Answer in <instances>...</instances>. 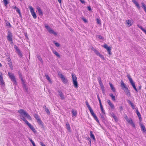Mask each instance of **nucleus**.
Wrapping results in <instances>:
<instances>
[{
	"instance_id": "nucleus-56",
	"label": "nucleus",
	"mask_w": 146,
	"mask_h": 146,
	"mask_svg": "<svg viewBox=\"0 0 146 146\" xmlns=\"http://www.w3.org/2000/svg\"><path fill=\"white\" fill-rule=\"evenodd\" d=\"M87 8L89 11H90L91 10V7L90 6H88L87 7Z\"/></svg>"
},
{
	"instance_id": "nucleus-45",
	"label": "nucleus",
	"mask_w": 146,
	"mask_h": 146,
	"mask_svg": "<svg viewBox=\"0 0 146 146\" xmlns=\"http://www.w3.org/2000/svg\"><path fill=\"white\" fill-rule=\"evenodd\" d=\"M54 43L55 45L57 47H59L60 45L58 43L56 42L55 41L54 42Z\"/></svg>"
},
{
	"instance_id": "nucleus-49",
	"label": "nucleus",
	"mask_w": 146,
	"mask_h": 146,
	"mask_svg": "<svg viewBox=\"0 0 146 146\" xmlns=\"http://www.w3.org/2000/svg\"><path fill=\"white\" fill-rule=\"evenodd\" d=\"M7 60L8 61V63H12V62L11 60V59H10V58L9 57L8 58H7Z\"/></svg>"
},
{
	"instance_id": "nucleus-61",
	"label": "nucleus",
	"mask_w": 146,
	"mask_h": 146,
	"mask_svg": "<svg viewBox=\"0 0 146 146\" xmlns=\"http://www.w3.org/2000/svg\"><path fill=\"white\" fill-rule=\"evenodd\" d=\"M132 1L135 4L137 2L135 0H132Z\"/></svg>"
},
{
	"instance_id": "nucleus-48",
	"label": "nucleus",
	"mask_w": 146,
	"mask_h": 146,
	"mask_svg": "<svg viewBox=\"0 0 146 146\" xmlns=\"http://www.w3.org/2000/svg\"><path fill=\"white\" fill-rule=\"evenodd\" d=\"M23 87L25 89H26L27 90H28V89H27V87H26V84H25V83H24V84H23Z\"/></svg>"
},
{
	"instance_id": "nucleus-62",
	"label": "nucleus",
	"mask_w": 146,
	"mask_h": 146,
	"mask_svg": "<svg viewBox=\"0 0 146 146\" xmlns=\"http://www.w3.org/2000/svg\"><path fill=\"white\" fill-rule=\"evenodd\" d=\"M111 115L113 117H114V116H115V115L113 113H111Z\"/></svg>"
},
{
	"instance_id": "nucleus-17",
	"label": "nucleus",
	"mask_w": 146,
	"mask_h": 146,
	"mask_svg": "<svg viewBox=\"0 0 146 146\" xmlns=\"http://www.w3.org/2000/svg\"><path fill=\"white\" fill-rule=\"evenodd\" d=\"M140 125L141 128V130L143 132H146V129L144 125L142 124H141Z\"/></svg>"
},
{
	"instance_id": "nucleus-50",
	"label": "nucleus",
	"mask_w": 146,
	"mask_h": 146,
	"mask_svg": "<svg viewBox=\"0 0 146 146\" xmlns=\"http://www.w3.org/2000/svg\"><path fill=\"white\" fill-rule=\"evenodd\" d=\"M113 118L115 121L117 122V121L118 119L117 117L116 116H114Z\"/></svg>"
},
{
	"instance_id": "nucleus-31",
	"label": "nucleus",
	"mask_w": 146,
	"mask_h": 146,
	"mask_svg": "<svg viewBox=\"0 0 146 146\" xmlns=\"http://www.w3.org/2000/svg\"><path fill=\"white\" fill-rule=\"evenodd\" d=\"M34 116L36 120H37L40 119V117L37 114H35L34 115Z\"/></svg>"
},
{
	"instance_id": "nucleus-40",
	"label": "nucleus",
	"mask_w": 146,
	"mask_h": 146,
	"mask_svg": "<svg viewBox=\"0 0 146 146\" xmlns=\"http://www.w3.org/2000/svg\"><path fill=\"white\" fill-rule=\"evenodd\" d=\"M3 1L5 5L6 6L8 3L7 0H3Z\"/></svg>"
},
{
	"instance_id": "nucleus-58",
	"label": "nucleus",
	"mask_w": 146,
	"mask_h": 146,
	"mask_svg": "<svg viewBox=\"0 0 146 146\" xmlns=\"http://www.w3.org/2000/svg\"><path fill=\"white\" fill-rule=\"evenodd\" d=\"M40 144L41 146H46V145L42 142L40 143Z\"/></svg>"
},
{
	"instance_id": "nucleus-23",
	"label": "nucleus",
	"mask_w": 146,
	"mask_h": 146,
	"mask_svg": "<svg viewBox=\"0 0 146 146\" xmlns=\"http://www.w3.org/2000/svg\"><path fill=\"white\" fill-rule=\"evenodd\" d=\"M66 126L67 129L69 131H71L70 127L69 124L68 123H66Z\"/></svg>"
},
{
	"instance_id": "nucleus-28",
	"label": "nucleus",
	"mask_w": 146,
	"mask_h": 146,
	"mask_svg": "<svg viewBox=\"0 0 146 146\" xmlns=\"http://www.w3.org/2000/svg\"><path fill=\"white\" fill-rule=\"evenodd\" d=\"M61 78L62 79V80L63 83H67L68 82L67 80V79H66L64 76Z\"/></svg>"
},
{
	"instance_id": "nucleus-29",
	"label": "nucleus",
	"mask_w": 146,
	"mask_h": 146,
	"mask_svg": "<svg viewBox=\"0 0 146 146\" xmlns=\"http://www.w3.org/2000/svg\"><path fill=\"white\" fill-rule=\"evenodd\" d=\"M45 76L46 79L50 83L52 82L49 76H48L47 74L45 75Z\"/></svg>"
},
{
	"instance_id": "nucleus-26",
	"label": "nucleus",
	"mask_w": 146,
	"mask_h": 146,
	"mask_svg": "<svg viewBox=\"0 0 146 146\" xmlns=\"http://www.w3.org/2000/svg\"><path fill=\"white\" fill-rule=\"evenodd\" d=\"M100 108L101 109V111L102 112V113L103 114H105V112L103 109V107L102 105H100Z\"/></svg>"
},
{
	"instance_id": "nucleus-14",
	"label": "nucleus",
	"mask_w": 146,
	"mask_h": 146,
	"mask_svg": "<svg viewBox=\"0 0 146 146\" xmlns=\"http://www.w3.org/2000/svg\"><path fill=\"white\" fill-rule=\"evenodd\" d=\"M36 9L38 11L39 15L40 16H42L43 14V12L41 10L39 6H37L36 7Z\"/></svg>"
},
{
	"instance_id": "nucleus-43",
	"label": "nucleus",
	"mask_w": 146,
	"mask_h": 146,
	"mask_svg": "<svg viewBox=\"0 0 146 146\" xmlns=\"http://www.w3.org/2000/svg\"><path fill=\"white\" fill-rule=\"evenodd\" d=\"M29 140L32 143L33 146H36L35 143H34V141H33L31 139H29Z\"/></svg>"
},
{
	"instance_id": "nucleus-30",
	"label": "nucleus",
	"mask_w": 146,
	"mask_h": 146,
	"mask_svg": "<svg viewBox=\"0 0 146 146\" xmlns=\"http://www.w3.org/2000/svg\"><path fill=\"white\" fill-rule=\"evenodd\" d=\"M53 52L54 54L55 55H56L57 57L59 58L60 57V55L59 54L56 52V50H53Z\"/></svg>"
},
{
	"instance_id": "nucleus-25",
	"label": "nucleus",
	"mask_w": 146,
	"mask_h": 146,
	"mask_svg": "<svg viewBox=\"0 0 146 146\" xmlns=\"http://www.w3.org/2000/svg\"><path fill=\"white\" fill-rule=\"evenodd\" d=\"M109 95L110 96L112 100L113 101H115V96H113L112 93L110 94Z\"/></svg>"
},
{
	"instance_id": "nucleus-12",
	"label": "nucleus",
	"mask_w": 146,
	"mask_h": 146,
	"mask_svg": "<svg viewBox=\"0 0 146 146\" xmlns=\"http://www.w3.org/2000/svg\"><path fill=\"white\" fill-rule=\"evenodd\" d=\"M107 102L108 105L110 106L112 109H114V105L112 103L110 100H107Z\"/></svg>"
},
{
	"instance_id": "nucleus-59",
	"label": "nucleus",
	"mask_w": 146,
	"mask_h": 146,
	"mask_svg": "<svg viewBox=\"0 0 146 146\" xmlns=\"http://www.w3.org/2000/svg\"><path fill=\"white\" fill-rule=\"evenodd\" d=\"M119 108L120 109V111H121L123 110V108L122 106H121L119 107Z\"/></svg>"
},
{
	"instance_id": "nucleus-7",
	"label": "nucleus",
	"mask_w": 146,
	"mask_h": 146,
	"mask_svg": "<svg viewBox=\"0 0 146 146\" xmlns=\"http://www.w3.org/2000/svg\"><path fill=\"white\" fill-rule=\"evenodd\" d=\"M12 33L10 31H8V35L7 36V40L11 42V43L12 44L13 43L12 38Z\"/></svg>"
},
{
	"instance_id": "nucleus-22",
	"label": "nucleus",
	"mask_w": 146,
	"mask_h": 146,
	"mask_svg": "<svg viewBox=\"0 0 146 146\" xmlns=\"http://www.w3.org/2000/svg\"><path fill=\"white\" fill-rule=\"evenodd\" d=\"M37 122L38 123V124L39 125L42 126V127L44 126V123H43L42 122L41 120L40 119L37 120Z\"/></svg>"
},
{
	"instance_id": "nucleus-19",
	"label": "nucleus",
	"mask_w": 146,
	"mask_h": 146,
	"mask_svg": "<svg viewBox=\"0 0 146 146\" xmlns=\"http://www.w3.org/2000/svg\"><path fill=\"white\" fill-rule=\"evenodd\" d=\"M58 92L59 93V96L61 97V99L62 100L64 99V97L62 92L60 90L58 91Z\"/></svg>"
},
{
	"instance_id": "nucleus-34",
	"label": "nucleus",
	"mask_w": 146,
	"mask_h": 146,
	"mask_svg": "<svg viewBox=\"0 0 146 146\" xmlns=\"http://www.w3.org/2000/svg\"><path fill=\"white\" fill-rule=\"evenodd\" d=\"M99 84H103L100 77H98V78Z\"/></svg>"
},
{
	"instance_id": "nucleus-9",
	"label": "nucleus",
	"mask_w": 146,
	"mask_h": 146,
	"mask_svg": "<svg viewBox=\"0 0 146 146\" xmlns=\"http://www.w3.org/2000/svg\"><path fill=\"white\" fill-rule=\"evenodd\" d=\"M13 9L16 10L17 12L19 14V17L21 18H22V15L21 14V13L20 9L19 8L15 6H13Z\"/></svg>"
},
{
	"instance_id": "nucleus-42",
	"label": "nucleus",
	"mask_w": 146,
	"mask_h": 146,
	"mask_svg": "<svg viewBox=\"0 0 146 146\" xmlns=\"http://www.w3.org/2000/svg\"><path fill=\"white\" fill-rule=\"evenodd\" d=\"M37 57L38 58V60L41 62H43L42 60V58H41L40 56H39L38 55L37 56Z\"/></svg>"
},
{
	"instance_id": "nucleus-37",
	"label": "nucleus",
	"mask_w": 146,
	"mask_h": 146,
	"mask_svg": "<svg viewBox=\"0 0 146 146\" xmlns=\"http://www.w3.org/2000/svg\"><path fill=\"white\" fill-rule=\"evenodd\" d=\"M0 82L1 83V84H4L5 83L3 80V78L1 79H0Z\"/></svg>"
},
{
	"instance_id": "nucleus-36",
	"label": "nucleus",
	"mask_w": 146,
	"mask_h": 146,
	"mask_svg": "<svg viewBox=\"0 0 146 146\" xmlns=\"http://www.w3.org/2000/svg\"><path fill=\"white\" fill-rule=\"evenodd\" d=\"M137 114L138 116L139 117V118L140 119L141 118V115L140 113L138 110L137 111Z\"/></svg>"
},
{
	"instance_id": "nucleus-51",
	"label": "nucleus",
	"mask_w": 146,
	"mask_h": 146,
	"mask_svg": "<svg viewBox=\"0 0 146 146\" xmlns=\"http://www.w3.org/2000/svg\"><path fill=\"white\" fill-rule=\"evenodd\" d=\"M82 20H83L85 23H87L88 22L87 20L85 18L83 17L82 19Z\"/></svg>"
},
{
	"instance_id": "nucleus-8",
	"label": "nucleus",
	"mask_w": 146,
	"mask_h": 146,
	"mask_svg": "<svg viewBox=\"0 0 146 146\" xmlns=\"http://www.w3.org/2000/svg\"><path fill=\"white\" fill-rule=\"evenodd\" d=\"M104 48L106 49L108 52L109 54H111V48L110 47L108 46L107 44H104L103 46Z\"/></svg>"
},
{
	"instance_id": "nucleus-54",
	"label": "nucleus",
	"mask_w": 146,
	"mask_h": 146,
	"mask_svg": "<svg viewBox=\"0 0 146 146\" xmlns=\"http://www.w3.org/2000/svg\"><path fill=\"white\" fill-rule=\"evenodd\" d=\"M21 80L22 82V84H23L24 83H25V82H24V80H23V77H22V76H21Z\"/></svg>"
},
{
	"instance_id": "nucleus-32",
	"label": "nucleus",
	"mask_w": 146,
	"mask_h": 146,
	"mask_svg": "<svg viewBox=\"0 0 146 146\" xmlns=\"http://www.w3.org/2000/svg\"><path fill=\"white\" fill-rule=\"evenodd\" d=\"M72 115L73 116H76V114H77L76 111H74L73 110H72Z\"/></svg>"
},
{
	"instance_id": "nucleus-39",
	"label": "nucleus",
	"mask_w": 146,
	"mask_h": 146,
	"mask_svg": "<svg viewBox=\"0 0 146 146\" xmlns=\"http://www.w3.org/2000/svg\"><path fill=\"white\" fill-rule=\"evenodd\" d=\"M45 27L48 31L50 29V27L46 24L45 25Z\"/></svg>"
},
{
	"instance_id": "nucleus-33",
	"label": "nucleus",
	"mask_w": 146,
	"mask_h": 146,
	"mask_svg": "<svg viewBox=\"0 0 146 146\" xmlns=\"http://www.w3.org/2000/svg\"><path fill=\"white\" fill-rule=\"evenodd\" d=\"M8 64L9 65L11 69V70H13V67L12 62L11 63H8Z\"/></svg>"
},
{
	"instance_id": "nucleus-53",
	"label": "nucleus",
	"mask_w": 146,
	"mask_h": 146,
	"mask_svg": "<svg viewBox=\"0 0 146 146\" xmlns=\"http://www.w3.org/2000/svg\"><path fill=\"white\" fill-rule=\"evenodd\" d=\"M3 78V74L1 72H0V79Z\"/></svg>"
},
{
	"instance_id": "nucleus-63",
	"label": "nucleus",
	"mask_w": 146,
	"mask_h": 146,
	"mask_svg": "<svg viewBox=\"0 0 146 146\" xmlns=\"http://www.w3.org/2000/svg\"><path fill=\"white\" fill-rule=\"evenodd\" d=\"M129 104H130L131 105L132 104H133V103H132V102H131V101H129Z\"/></svg>"
},
{
	"instance_id": "nucleus-18",
	"label": "nucleus",
	"mask_w": 146,
	"mask_h": 146,
	"mask_svg": "<svg viewBox=\"0 0 146 146\" xmlns=\"http://www.w3.org/2000/svg\"><path fill=\"white\" fill-rule=\"evenodd\" d=\"M124 91L126 93L127 95L128 96H131V93L128 90V88H127V89H125Z\"/></svg>"
},
{
	"instance_id": "nucleus-60",
	"label": "nucleus",
	"mask_w": 146,
	"mask_h": 146,
	"mask_svg": "<svg viewBox=\"0 0 146 146\" xmlns=\"http://www.w3.org/2000/svg\"><path fill=\"white\" fill-rule=\"evenodd\" d=\"M132 108L133 109H135V106H134V105L133 104H132L131 105Z\"/></svg>"
},
{
	"instance_id": "nucleus-35",
	"label": "nucleus",
	"mask_w": 146,
	"mask_h": 146,
	"mask_svg": "<svg viewBox=\"0 0 146 146\" xmlns=\"http://www.w3.org/2000/svg\"><path fill=\"white\" fill-rule=\"evenodd\" d=\"M96 21H97V23L98 24H100V25H101V21L100 19H99L98 18H97L96 19Z\"/></svg>"
},
{
	"instance_id": "nucleus-6",
	"label": "nucleus",
	"mask_w": 146,
	"mask_h": 146,
	"mask_svg": "<svg viewBox=\"0 0 146 146\" xmlns=\"http://www.w3.org/2000/svg\"><path fill=\"white\" fill-rule=\"evenodd\" d=\"M29 8L30 9L31 13L34 19H36L37 17L34 11V9L31 6L29 7Z\"/></svg>"
},
{
	"instance_id": "nucleus-44",
	"label": "nucleus",
	"mask_w": 146,
	"mask_h": 146,
	"mask_svg": "<svg viewBox=\"0 0 146 146\" xmlns=\"http://www.w3.org/2000/svg\"><path fill=\"white\" fill-rule=\"evenodd\" d=\"M58 75L61 78H62L64 76L60 72H59L58 73Z\"/></svg>"
},
{
	"instance_id": "nucleus-52",
	"label": "nucleus",
	"mask_w": 146,
	"mask_h": 146,
	"mask_svg": "<svg viewBox=\"0 0 146 146\" xmlns=\"http://www.w3.org/2000/svg\"><path fill=\"white\" fill-rule=\"evenodd\" d=\"M6 25L8 26H9V27L11 26L10 23L9 22H7L6 23Z\"/></svg>"
},
{
	"instance_id": "nucleus-1",
	"label": "nucleus",
	"mask_w": 146,
	"mask_h": 146,
	"mask_svg": "<svg viewBox=\"0 0 146 146\" xmlns=\"http://www.w3.org/2000/svg\"><path fill=\"white\" fill-rule=\"evenodd\" d=\"M20 114V118L24 121L25 123L27 124L30 128L35 133L36 132V130L34 128L33 125H32L28 121L25 119L24 117H27L30 120H31V117L23 109H20L18 111Z\"/></svg>"
},
{
	"instance_id": "nucleus-24",
	"label": "nucleus",
	"mask_w": 146,
	"mask_h": 146,
	"mask_svg": "<svg viewBox=\"0 0 146 146\" xmlns=\"http://www.w3.org/2000/svg\"><path fill=\"white\" fill-rule=\"evenodd\" d=\"M90 136L94 140H95V138L94 135L93 134V132L92 131H90Z\"/></svg>"
},
{
	"instance_id": "nucleus-20",
	"label": "nucleus",
	"mask_w": 146,
	"mask_h": 146,
	"mask_svg": "<svg viewBox=\"0 0 146 146\" xmlns=\"http://www.w3.org/2000/svg\"><path fill=\"white\" fill-rule=\"evenodd\" d=\"M109 84L110 86L111 90L113 92H115V89L112 84L110 82L109 83Z\"/></svg>"
},
{
	"instance_id": "nucleus-21",
	"label": "nucleus",
	"mask_w": 146,
	"mask_h": 146,
	"mask_svg": "<svg viewBox=\"0 0 146 146\" xmlns=\"http://www.w3.org/2000/svg\"><path fill=\"white\" fill-rule=\"evenodd\" d=\"M14 48L16 49V50L17 51V52H18L19 54V55H22V54L21 53L20 50L19 49L18 47L16 45H15V46Z\"/></svg>"
},
{
	"instance_id": "nucleus-2",
	"label": "nucleus",
	"mask_w": 146,
	"mask_h": 146,
	"mask_svg": "<svg viewBox=\"0 0 146 146\" xmlns=\"http://www.w3.org/2000/svg\"><path fill=\"white\" fill-rule=\"evenodd\" d=\"M86 104L91 114L93 116L94 118L96 121L98 123H100L96 115L94 113L93 110L89 105L88 102L87 101L86 102Z\"/></svg>"
},
{
	"instance_id": "nucleus-10",
	"label": "nucleus",
	"mask_w": 146,
	"mask_h": 146,
	"mask_svg": "<svg viewBox=\"0 0 146 146\" xmlns=\"http://www.w3.org/2000/svg\"><path fill=\"white\" fill-rule=\"evenodd\" d=\"M93 51L97 55L99 56L102 59H104V57L103 55L101 54L100 52L96 49H94Z\"/></svg>"
},
{
	"instance_id": "nucleus-4",
	"label": "nucleus",
	"mask_w": 146,
	"mask_h": 146,
	"mask_svg": "<svg viewBox=\"0 0 146 146\" xmlns=\"http://www.w3.org/2000/svg\"><path fill=\"white\" fill-rule=\"evenodd\" d=\"M72 76L74 85L76 88H77L78 87V85L77 81V78L76 76L74 75L73 74H72Z\"/></svg>"
},
{
	"instance_id": "nucleus-27",
	"label": "nucleus",
	"mask_w": 146,
	"mask_h": 146,
	"mask_svg": "<svg viewBox=\"0 0 146 146\" xmlns=\"http://www.w3.org/2000/svg\"><path fill=\"white\" fill-rule=\"evenodd\" d=\"M141 4L142 5L143 9L145 12L146 13V6L145 4L143 2H142Z\"/></svg>"
},
{
	"instance_id": "nucleus-5",
	"label": "nucleus",
	"mask_w": 146,
	"mask_h": 146,
	"mask_svg": "<svg viewBox=\"0 0 146 146\" xmlns=\"http://www.w3.org/2000/svg\"><path fill=\"white\" fill-rule=\"evenodd\" d=\"M8 74L9 77L11 79V80L15 84L17 85V83L14 74L10 72H8Z\"/></svg>"
},
{
	"instance_id": "nucleus-41",
	"label": "nucleus",
	"mask_w": 146,
	"mask_h": 146,
	"mask_svg": "<svg viewBox=\"0 0 146 146\" xmlns=\"http://www.w3.org/2000/svg\"><path fill=\"white\" fill-rule=\"evenodd\" d=\"M97 98H98V99L99 101V103H100V105H102V102H101V100L100 98V97L99 96V95H97Z\"/></svg>"
},
{
	"instance_id": "nucleus-64",
	"label": "nucleus",
	"mask_w": 146,
	"mask_h": 146,
	"mask_svg": "<svg viewBox=\"0 0 146 146\" xmlns=\"http://www.w3.org/2000/svg\"><path fill=\"white\" fill-rule=\"evenodd\" d=\"M57 0L58 1V2H59V3L60 4H61V0Z\"/></svg>"
},
{
	"instance_id": "nucleus-11",
	"label": "nucleus",
	"mask_w": 146,
	"mask_h": 146,
	"mask_svg": "<svg viewBox=\"0 0 146 146\" xmlns=\"http://www.w3.org/2000/svg\"><path fill=\"white\" fill-rule=\"evenodd\" d=\"M127 121L128 123L131 125L133 127H135V125L131 118H129L128 119H127Z\"/></svg>"
},
{
	"instance_id": "nucleus-3",
	"label": "nucleus",
	"mask_w": 146,
	"mask_h": 146,
	"mask_svg": "<svg viewBox=\"0 0 146 146\" xmlns=\"http://www.w3.org/2000/svg\"><path fill=\"white\" fill-rule=\"evenodd\" d=\"M127 77L128 78L131 85L133 86V88L135 89L137 92H138V90L137 89L135 85V84L131 78L130 74H128L127 76Z\"/></svg>"
},
{
	"instance_id": "nucleus-16",
	"label": "nucleus",
	"mask_w": 146,
	"mask_h": 146,
	"mask_svg": "<svg viewBox=\"0 0 146 146\" xmlns=\"http://www.w3.org/2000/svg\"><path fill=\"white\" fill-rule=\"evenodd\" d=\"M48 31L49 33L50 34H53L55 35H57V33L56 32H55L51 28Z\"/></svg>"
},
{
	"instance_id": "nucleus-55",
	"label": "nucleus",
	"mask_w": 146,
	"mask_h": 146,
	"mask_svg": "<svg viewBox=\"0 0 146 146\" xmlns=\"http://www.w3.org/2000/svg\"><path fill=\"white\" fill-rule=\"evenodd\" d=\"M125 119L127 121V119H128L127 116V115H125V116L124 117Z\"/></svg>"
},
{
	"instance_id": "nucleus-15",
	"label": "nucleus",
	"mask_w": 146,
	"mask_h": 146,
	"mask_svg": "<svg viewBox=\"0 0 146 146\" xmlns=\"http://www.w3.org/2000/svg\"><path fill=\"white\" fill-rule=\"evenodd\" d=\"M125 24L128 27H130L132 25L131 21L130 20H126L125 21Z\"/></svg>"
},
{
	"instance_id": "nucleus-47",
	"label": "nucleus",
	"mask_w": 146,
	"mask_h": 146,
	"mask_svg": "<svg viewBox=\"0 0 146 146\" xmlns=\"http://www.w3.org/2000/svg\"><path fill=\"white\" fill-rule=\"evenodd\" d=\"M86 139L87 140H88L90 142V145L91 144V139L88 137H87Z\"/></svg>"
},
{
	"instance_id": "nucleus-57",
	"label": "nucleus",
	"mask_w": 146,
	"mask_h": 146,
	"mask_svg": "<svg viewBox=\"0 0 146 146\" xmlns=\"http://www.w3.org/2000/svg\"><path fill=\"white\" fill-rule=\"evenodd\" d=\"M80 1L82 4H84L85 3V2L84 0H80Z\"/></svg>"
},
{
	"instance_id": "nucleus-38",
	"label": "nucleus",
	"mask_w": 146,
	"mask_h": 146,
	"mask_svg": "<svg viewBox=\"0 0 146 146\" xmlns=\"http://www.w3.org/2000/svg\"><path fill=\"white\" fill-rule=\"evenodd\" d=\"M100 85L101 87V88L102 90L104 91V87L103 85V84H100Z\"/></svg>"
},
{
	"instance_id": "nucleus-13",
	"label": "nucleus",
	"mask_w": 146,
	"mask_h": 146,
	"mask_svg": "<svg viewBox=\"0 0 146 146\" xmlns=\"http://www.w3.org/2000/svg\"><path fill=\"white\" fill-rule=\"evenodd\" d=\"M121 88L123 90H124L125 89H127V87L125 84L124 83L122 80L121 81Z\"/></svg>"
},
{
	"instance_id": "nucleus-46",
	"label": "nucleus",
	"mask_w": 146,
	"mask_h": 146,
	"mask_svg": "<svg viewBox=\"0 0 146 146\" xmlns=\"http://www.w3.org/2000/svg\"><path fill=\"white\" fill-rule=\"evenodd\" d=\"M135 5L137 6V8H138L139 9L140 8V7L139 5L137 2L135 3Z\"/></svg>"
}]
</instances>
